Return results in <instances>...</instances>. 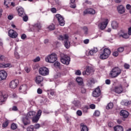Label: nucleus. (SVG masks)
Listing matches in <instances>:
<instances>
[{
    "instance_id": "obj_1",
    "label": "nucleus",
    "mask_w": 131,
    "mask_h": 131,
    "mask_svg": "<svg viewBox=\"0 0 131 131\" xmlns=\"http://www.w3.org/2000/svg\"><path fill=\"white\" fill-rule=\"evenodd\" d=\"M110 55H111V50L108 48H105L101 52L99 58L101 60H106L110 57Z\"/></svg>"
},
{
    "instance_id": "obj_2",
    "label": "nucleus",
    "mask_w": 131,
    "mask_h": 131,
    "mask_svg": "<svg viewBox=\"0 0 131 131\" xmlns=\"http://www.w3.org/2000/svg\"><path fill=\"white\" fill-rule=\"evenodd\" d=\"M71 58L68 55L64 54H60V62L64 65H69L70 64Z\"/></svg>"
},
{
    "instance_id": "obj_3",
    "label": "nucleus",
    "mask_w": 131,
    "mask_h": 131,
    "mask_svg": "<svg viewBox=\"0 0 131 131\" xmlns=\"http://www.w3.org/2000/svg\"><path fill=\"white\" fill-rule=\"evenodd\" d=\"M121 74V69H120L118 67H115L112 69L110 75L111 77L113 78H115V77H117L119 75Z\"/></svg>"
},
{
    "instance_id": "obj_4",
    "label": "nucleus",
    "mask_w": 131,
    "mask_h": 131,
    "mask_svg": "<svg viewBox=\"0 0 131 131\" xmlns=\"http://www.w3.org/2000/svg\"><path fill=\"white\" fill-rule=\"evenodd\" d=\"M57 59H58V57L57 56V54L56 53H52L51 55L48 56L45 60L46 62H48V63H55L56 61H57Z\"/></svg>"
},
{
    "instance_id": "obj_5",
    "label": "nucleus",
    "mask_w": 131,
    "mask_h": 131,
    "mask_svg": "<svg viewBox=\"0 0 131 131\" xmlns=\"http://www.w3.org/2000/svg\"><path fill=\"white\" fill-rule=\"evenodd\" d=\"M124 88L121 84H118L115 86L114 92L116 94H121L123 92Z\"/></svg>"
},
{
    "instance_id": "obj_6",
    "label": "nucleus",
    "mask_w": 131,
    "mask_h": 131,
    "mask_svg": "<svg viewBox=\"0 0 131 131\" xmlns=\"http://www.w3.org/2000/svg\"><path fill=\"white\" fill-rule=\"evenodd\" d=\"M39 74L42 75L43 76L49 75V69L45 67L40 68L39 70Z\"/></svg>"
},
{
    "instance_id": "obj_7",
    "label": "nucleus",
    "mask_w": 131,
    "mask_h": 131,
    "mask_svg": "<svg viewBox=\"0 0 131 131\" xmlns=\"http://www.w3.org/2000/svg\"><path fill=\"white\" fill-rule=\"evenodd\" d=\"M55 17L60 26H64V25H65V20H64V17H62L61 15L57 14L55 15Z\"/></svg>"
},
{
    "instance_id": "obj_8",
    "label": "nucleus",
    "mask_w": 131,
    "mask_h": 131,
    "mask_svg": "<svg viewBox=\"0 0 131 131\" xmlns=\"http://www.w3.org/2000/svg\"><path fill=\"white\" fill-rule=\"evenodd\" d=\"M8 95L5 92H0V105H2L4 102L7 101Z\"/></svg>"
},
{
    "instance_id": "obj_9",
    "label": "nucleus",
    "mask_w": 131,
    "mask_h": 131,
    "mask_svg": "<svg viewBox=\"0 0 131 131\" xmlns=\"http://www.w3.org/2000/svg\"><path fill=\"white\" fill-rule=\"evenodd\" d=\"M108 23H109V20L108 19H105L103 21L98 25V27H99L100 29H101V30H104V29L107 27Z\"/></svg>"
},
{
    "instance_id": "obj_10",
    "label": "nucleus",
    "mask_w": 131,
    "mask_h": 131,
    "mask_svg": "<svg viewBox=\"0 0 131 131\" xmlns=\"http://www.w3.org/2000/svg\"><path fill=\"white\" fill-rule=\"evenodd\" d=\"M8 36L11 38H17L18 33L13 29H10L8 31Z\"/></svg>"
},
{
    "instance_id": "obj_11",
    "label": "nucleus",
    "mask_w": 131,
    "mask_h": 131,
    "mask_svg": "<svg viewBox=\"0 0 131 131\" xmlns=\"http://www.w3.org/2000/svg\"><path fill=\"white\" fill-rule=\"evenodd\" d=\"M118 35L120 38H124V39H128V38H129V36L128 35L127 33L124 32L123 31H121Z\"/></svg>"
},
{
    "instance_id": "obj_12",
    "label": "nucleus",
    "mask_w": 131,
    "mask_h": 131,
    "mask_svg": "<svg viewBox=\"0 0 131 131\" xmlns=\"http://www.w3.org/2000/svg\"><path fill=\"white\" fill-rule=\"evenodd\" d=\"M100 95H101V90L99 87L95 89L92 93L93 97H94L95 98H98V97L100 96Z\"/></svg>"
},
{
    "instance_id": "obj_13",
    "label": "nucleus",
    "mask_w": 131,
    "mask_h": 131,
    "mask_svg": "<svg viewBox=\"0 0 131 131\" xmlns=\"http://www.w3.org/2000/svg\"><path fill=\"white\" fill-rule=\"evenodd\" d=\"M83 13L85 15L86 14H90L91 15H95L96 11L93 8H88L83 11Z\"/></svg>"
},
{
    "instance_id": "obj_14",
    "label": "nucleus",
    "mask_w": 131,
    "mask_h": 131,
    "mask_svg": "<svg viewBox=\"0 0 131 131\" xmlns=\"http://www.w3.org/2000/svg\"><path fill=\"white\" fill-rule=\"evenodd\" d=\"M7 72L4 70L0 71V81L5 80L7 78Z\"/></svg>"
},
{
    "instance_id": "obj_15",
    "label": "nucleus",
    "mask_w": 131,
    "mask_h": 131,
    "mask_svg": "<svg viewBox=\"0 0 131 131\" xmlns=\"http://www.w3.org/2000/svg\"><path fill=\"white\" fill-rule=\"evenodd\" d=\"M29 119H30L26 116L21 118V121L24 125H28V124H30V120Z\"/></svg>"
},
{
    "instance_id": "obj_16",
    "label": "nucleus",
    "mask_w": 131,
    "mask_h": 131,
    "mask_svg": "<svg viewBox=\"0 0 131 131\" xmlns=\"http://www.w3.org/2000/svg\"><path fill=\"white\" fill-rule=\"evenodd\" d=\"M93 71V68L91 67H86L85 71L83 72L82 74L83 75H90L91 72Z\"/></svg>"
},
{
    "instance_id": "obj_17",
    "label": "nucleus",
    "mask_w": 131,
    "mask_h": 131,
    "mask_svg": "<svg viewBox=\"0 0 131 131\" xmlns=\"http://www.w3.org/2000/svg\"><path fill=\"white\" fill-rule=\"evenodd\" d=\"M117 10L119 14H123V13L125 12V9H124V7H123V6L122 5H119V6H118Z\"/></svg>"
},
{
    "instance_id": "obj_18",
    "label": "nucleus",
    "mask_w": 131,
    "mask_h": 131,
    "mask_svg": "<svg viewBox=\"0 0 131 131\" xmlns=\"http://www.w3.org/2000/svg\"><path fill=\"white\" fill-rule=\"evenodd\" d=\"M58 39L59 40H63L64 39H66V40H68L69 39V36L68 34H64L63 36L60 35L58 37Z\"/></svg>"
},
{
    "instance_id": "obj_19",
    "label": "nucleus",
    "mask_w": 131,
    "mask_h": 131,
    "mask_svg": "<svg viewBox=\"0 0 131 131\" xmlns=\"http://www.w3.org/2000/svg\"><path fill=\"white\" fill-rule=\"evenodd\" d=\"M26 116L28 117L29 119H32V118L35 116V112L30 111L27 114Z\"/></svg>"
},
{
    "instance_id": "obj_20",
    "label": "nucleus",
    "mask_w": 131,
    "mask_h": 131,
    "mask_svg": "<svg viewBox=\"0 0 131 131\" xmlns=\"http://www.w3.org/2000/svg\"><path fill=\"white\" fill-rule=\"evenodd\" d=\"M120 115L121 116H122L123 118H127V117H128V115H129V114L127 111L123 110L121 111Z\"/></svg>"
},
{
    "instance_id": "obj_21",
    "label": "nucleus",
    "mask_w": 131,
    "mask_h": 131,
    "mask_svg": "<svg viewBox=\"0 0 131 131\" xmlns=\"http://www.w3.org/2000/svg\"><path fill=\"white\" fill-rule=\"evenodd\" d=\"M98 51V48L95 47L90 50L88 54L89 55H90V56H94V54H96V53H97Z\"/></svg>"
},
{
    "instance_id": "obj_22",
    "label": "nucleus",
    "mask_w": 131,
    "mask_h": 131,
    "mask_svg": "<svg viewBox=\"0 0 131 131\" xmlns=\"http://www.w3.org/2000/svg\"><path fill=\"white\" fill-rule=\"evenodd\" d=\"M18 15L20 17H23L25 15V12H24V9L23 8H20L17 10Z\"/></svg>"
},
{
    "instance_id": "obj_23",
    "label": "nucleus",
    "mask_w": 131,
    "mask_h": 131,
    "mask_svg": "<svg viewBox=\"0 0 131 131\" xmlns=\"http://www.w3.org/2000/svg\"><path fill=\"white\" fill-rule=\"evenodd\" d=\"M46 92H47L48 97L50 99L52 98L51 96H50V95H51V96H54V95H55V91H54L53 89L47 90Z\"/></svg>"
},
{
    "instance_id": "obj_24",
    "label": "nucleus",
    "mask_w": 131,
    "mask_h": 131,
    "mask_svg": "<svg viewBox=\"0 0 131 131\" xmlns=\"http://www.w3.org/2000/svg\"><path fill=\"white\" fill-rule=\"evenodd\" d=\"M19 91H21L20 92L21 93H24L25 92H26V90H27V86L26 84H24L19 87Z\"/></svg>"
},
{
    "instance_id": "obj_25",
    "label": "nucleus",
    "mask_w": 131,
    "mask_h": 131,
    "mask_svg": "<svg viewBox=\"0 0 131 131\" xmlns=\"http://www.w3.org/2000/svg\"><path fill=\"white\" fill-rule=\"evenodd\" d=\"M80 128L81 131H89V129L88 128V126L84 125L83 123H81L80 124Z\"/></svg>"
},
{
    "instance_id": "obj_26",
    "label": "nucleus",
    "mask_w": 131,
    "mask_h": 131,
    "mask_svg": "<svg viewBox=\"0 0 131 131\" xmlns=\"http://www.w3.org/2000/svg\"><path fill=\"white\" fill-rule=\"evenodd\" d=\"M121 105H124V106H128L131 104V101L129 100H122L121 102Z\"/></svg>"
},
{
    "instance_id": "obj_27",
    "label": "nucleus",
    "mask_w": 131,
    "mask_h": 131,
    "mask_svg": "<svg viewBox=\"0 0 131 131\" xmlns=\"http://www.w3.org/2000/svg\"><path fill=\"white\" fill-rule=\"evenodd\" d=\"M111 25L113 29H116L117 27H118V23L116 21H112Z\"/></svg>"
},
{
    "instance_id": "obj_28",
    "label": "nucleus",
    "mask_w": 131,
    "mask_h": 131,
    "mask_svg": "<svg viewBox=\"0 0 131 131\" xmlns=\"http://www.w3.org/2000/svg\"><path fill=\"white\" fill-rule=\"evenodd\" d=\"M115 131H123V127L121 126L117 125L114 127Z\"/></svg>"
},
{
    "instance_id": "obj_29",
    "label": "nucleus",
    "mask_w": 131,
    "mask_h": 131,
    "mask_svg": "<svg viewBox=\"0 0 131 131\" xmlns=\"http://www.w3.org/2000/svg\"><path fill=\"white\" fill-rule=\"evenodd\" d=\"M11 0H4V4L6 6V8H10L11 5Z\"/></svg>"
},
{
    "instance_id": "obj_30",
    "label": "nucleus",
    "mask_w": 131,
    "mask_h": 131,
    "mask_svg": "<svg viewBox=\"0 0 131 131\" xmlns=\"http://www.w3.org/2000/svg\"><path fill=\"white\" fill-rule=\"evenodd\" d=\"M43 81V78L41 76H38L36 77V82H41Z\"/></svg>"
},
{
    "instance_id": "obj_31",
    "label": "nucleus",
    "mask_w": 131,
    "mask_h": 131,
    "mask_svg": "<svg viewBox=\"0 0 131 131\" xmlns=\"http://www.w3.org/2000/svg\"><path fill=\"white\" fill-rule=\"evenodd\" d=\"M17 85H18V83L16 82H11L10 83V88H11V89H16Z\"/></svg>"
},
{
    "instance_id": "obj_32",
    "label": "nucleus",
    "mask_w": 131,
    "mask_h": 131,
    "mask_svg": "<svg viewBox=\"0 0 131 131\" xmlns=\"http://www.w3.org/2000/svg\"><path fill=\"white\" fill-rule=\"evenodd\" d=\"M64 47L66 49H69L70 48V42L68 40L64 41Z\"/></svg>"
},
{
    "instance_id": "obj_33",
    "label": "nucleus",
    "mask_w": 131,
    "mask_h": 131,
    "mask_svg": "<svg viewBox=\"0 0 131 131\" xmlns=\"http://www.w3.org/2000/svg\"><path fill=\"white\" fill-rule=\"evenodd\" d=\"M32 118L33 122H37L39 120V117L37 116H34Z\"/></svg>"
},
{
    "instance_id": "obj_34",
    "label": "nucleus",
    "mask_w": 131,
    "mask_h": 131,
    "mask_svg": "<svg viewBox=\"0 0 131 131\" xmlns=\"http://www.w3.org/2000/svg\"><path fill=\"white\" fill-rule=\"evenodd\" d=\"M89 109H90V107L88 106H85L82 107V110H83V112H84V113H88V110H89Z\"/></svg>"
},
{
    "instance_id": "obj_35",
    "label": "nucleus",
    "mask_w": 131,
    "mask_h": 131,
    "mask_svg": "<svg viewBox=\"0 0 131 131\" xmlns=\"http://www.w3.org/2000/svg\"><path fill=\"white\" fill-rule=\"evenodd\" d=\"M34 27L37 28V29L40 30L41 29V25L39 23H37L34 25Z\"/></svg>"
},
{
    "instance_id": "obj_36",
    "label": "nucleus",
    "mask_w": 131,
    "mask_h": 131,
    "mask_svg": "<svg viewBox=\"0 0 131 131\" xmlns=\"http://www.w3.org/2000/svg\"><path fill=\"white\" fill-rule=\"evenodd\" d=\"M55 25L54 24H51L50 25L49 27H48V29H49L50 30L52 31V30H55Z\"/></svg>"
},
{
    "instance_id": "obj_37",
    "label": "nucleus",
    "mask_w": 131,
    "mask_h": 131,
    "mask_svg": "<svg viewBox=\"0 0 131 131\" xmlns=\"http://www.w3.org/2000/svg\"><path fill=\"white\" fill-rule=\"evenodd\" d=\"M113 108V103H110L108 104L107 106H106V109H112Z\"/></svg>"
},
{
    "instance_id": "obj_38",
    "label": "nucleus",
    "mask_w": 131,
    "mask_h": 131,
    "mask_svg": "<svg viewBox=\"0 0 131 131\" xmlns=\"http://www.w3.org/2000/svg\"><path fill=\"white\" fill-rule=\"evenodd\" d=\"M76 82H83L82 78H81L80 77H77L76 79Z\"/></svg>"
},
{
    "instance_id": "obj_39",
    "label": "nucleus",
    "mask_w": 131,
    "mask_h": 131,
    "mask_svg": "<svg viewBox=\"0 0 131 131\" xmlns=\"http://www.w3.org/2000/svg\"><path fill=\"white\" fill-rule=\"evenodd\" d=\"M34 128V127L33 126V125H31V126L28 127L27 130V131H33Z\"/></svg>"
},
{
    "instance_id": "obj_40",
    "label": "nucleus",
    "mask_w": 131,
    "mask_h": 131,
    "mask_svg": "<svg viewBox=\"0 0 131 131\" xmlns=\"http://www.w3.org/2000/svg\"><path fill=\"white\" fill-rule=\"evenodd\" d=\"M73 104H74L76 107H77V106L79 105V101L74 100L73 101Z\"/></svg>"
},
{
    "instance_id": "obj_41",
    "label": "nucleus",
    "mask_w": 131,
    "mask_h": 131,
    "mask_svg": "<svg viewBox=\"0 0 131 131\" xmlns=\"http://www.w3.org/2000/svg\"><path fill=\"white\" fill-rule=\"evenodd\" d=\"M123 51H124V48L123 47H120L117 49V51L118 53H122Z\"/></svg>"
},
{
    "instance_id": "obj_42",
    "label": "nucleus",
    "mask_w": 131,
    "mask_h": 131,
    "mask_svg": "<svg viewBox=\"0 0 131 131\" xmlns=\"http://www.w3.org/2000/svg\"><path fill=\"white\" fill-rule=\"evenodd\" d=\"M12 129H16L17 128V124L15 123H12L11 126Z\"/></svg>"
},
{
    "instance_id": "obj_43",
    "label": "nucleus",
    "mask_w": 131,
    "mask_h": 131,
    "mask_svg": "<svg viewBox=\"0 0 131 131\" xmlns=\"http://www.w3.org/2000/svg\"><path fill=\"white\" fill-rule=\"evenodd\" d=\"M83 30L85 33V34H88V31H89L88 27H83Z\"/></svg>"
},
{
    "instance_id": "obj_44",
    "label": "nucleus",
    "mask_w": 131,
    "mask_h": 131,
    "mask_svg": "<svg viewBox=\"0 0 131 131\" xmlns=\"http://www.w3.org/2000/svg\"><path fill=\"white\" fill-rule=\"evenodd\" d=\"M9 125V122L8 121H5L3 124V127H7L8 125Z\"/></svg>"
},
{
    "instance_id": "obj_45",
    "label": "nucleus",
    "mask_w": 131,
    "mask_h": 131,
    "mask_svg": "<svg viewBox=\"0 0 131 131\" xmlns=\"http://www.w3.org/2000/svg\"><path fill=\"white\" fill-rule=\"evenodd\" d=\"M94 116L97 117L100 116V112L96 111L94 113Z\"/></svg>"
},
{
    "instance_id": "obj_46",
    "label": "nucleus",
    "mask_w": 131,
    "mask_h": 131,
    "mask_svg": "<svg viewBox=\"0 0 131 131\" xmlns=\"http://www.w3.org/2000/svg\"><path fill=\"white\" fill-rule=\"evenodd\" d=\"M60 62H58V61H56L55 63H54V66L55 67H58V68H60Z\"/></svg>"
},
{
    "instance_id": "obj_47",
    "label": "nucleus",
    "mask_w": 131,
    "mask_h": 131,
    "mask_svg": "<svg viewBox=\"0 0 131 131\" xmlns=\"http://www.w3.org/2000/svg\"><path fill=\"white\" fill-rule=\"evenodd\" d=\"M76 113L78 116H81V115H82V112H81L80 110L77 111Z\"/></svg>"
},
{
    "instance_id": "obj_48",
    "label": "nucleus",
    "mask_w": 131,
    "mask_h": 131,
    "mask_svg": "<svg viewBox=\"0 0 131 131\" xmlns=\"http://www.w3.org/2000/svg\"><path fill=\"white\" fill-rule=\"evenodd\" d=\"M33 62H39L40 61V58L39 57H37L34 59L33 60Z\"/></svg>"
},
{
    "instance_id": "obj_49",
    "label": "nucleus",
    "mask_w": 131,
    "mask_h": 131,
    "mask_svg": "<svg viewBox=\"0 0 131 131\" xmlns=\"http://www.w3.org/2000/svg\"><path fill=\"white\" fill-rule=\"evenodd\" d=\"M75 74L76 75H81V72L80 70H77L76 71Z\"/></svg>"
},
{
    "instance_id": "obj_50",
    "label": "nucleus",
    "mask_w": 131,
    "mask_h": 131,
    "mask_svg": "<svg viewBox=\"0 0 131 131\" xmlns=\"http://www.w3.org/2000/svg\"><path fill=\"white\" fill-rule=\"evenodd\" d=\"M124 67L125 69H129L130 66H129V64H128L127 63H125L124 64Z\"/></svg>"
},
{
    "instance_id": "obj_51",
    "label": "nucleus",
    "mask_w": 131,
    "mask_h": 131,
    "mask_svg": "<svg viewBox=\"0 0 131 131\" xmlns=\"http://www.w3.org/2000/svg\"><path fill=\"white\" fill-rule=\"evenodd\" d=\"M40 115H41V110H39L37 112V115H36V116H38V117H40Z\"/></svg>"
},
{
    "instance_id": "obj_52",
    "label": "nucleus",
    "mask_w": 131,
    "mask_h": 131,
    "mask_svg": "<svg viewBox=\"0 0 131 131\" xmlns=\"http://www.w3.org/2000/svg\"><path fill=\"white\" fill-rule=\"evenodd\" d=\"M118 54V51H115L113 53V56H114V57H117Z\"/></svg>"
},
{
    "instance_id": "obj_53",
    "label": "nucleus",
    "mask_w": 131,
    "mask_h": 131,
    "mask_svg": "<svg viewBox=\"0 0 131 131\" xmlns=\"http://www.w3.org/2000/svg\"><path fill=\"white\" fill-rule=\"evenodd\" d=\"M90 108L91 109H95L96 108V105H95L94 104H90L89 108Z\"/></svg>"
},
{
    "instance_id": "obj_54",
    "label": "nucleus",
    "mask_w": 131,
    "mask_h": 131,
    "mask_svg": "<svg viewBox=\"0 0 131 131\" xmlns=\"http://www.w3.org/2000/svg\"><path fill=\"white\" fill-rule=\"evenodd\" d=\"M51 11L52 12V13H57V9L55 8H52L51 9Z\"/></svg>"
},
{
    "instance_id": "obj_55",
    "label": "nucleus",
    "mask_w": 131,
    "mask_h": 131,
    "mask_svg": "<svg viewBox=\"0 0 131 131\" xmlns=\"http://www.w3.org/2000/svg\"><path fill=\"white\" fill-rule=\"evenodd\" d=\"M25 70L27 73H29V72H30V68L28 67L25 68Z\"/></svg>"
},
{
    "instance_id": "obj_56",
    "label": "nucleus",
    "mask_w": 131,
    "mask_h": 131,
    "mask_svg": "<svg viewBox=\"0 0 131 131\" xmlns=\"http://www.w3.org/2000/svg\"><path fill=\"white\" fill-rule=\"evenodd\" d=\"M70 7L72 8V9H75V8H76V5L75 4V3H74V4L71 3Z\"/></svg>"
},
{
    "instance_id": "obj_57",
    "label": "nucleus",
    "mask_w": 131,
    "mask_h": 131,
    "mask_svg": "<svg viewBox=\"0 0 131 131\" xmlns=\"http://www.w3.org/2000/svg\"><path fill=\"white\" fill-rule=\"evenodd\" d=\"M23 17V20L24 21H25V22H27V21H28V17L27 16H21Z\"/></svg>"
},
{
    "instance_id": "obj_58",
    "label": "nucleus",
    "mask_w": 131,
    "mask_h": 131,
    "mask_svg": "<svg viewBox=\"0 0 131 131\" xmlns=\"http://www.w3.org/2000/svg\"><path fill=\"white\" fill-rule=\"evenodd\" d=\"M14 56L15 58H16L17 59H19L20 58V56L19 55V54H18V53L17 52L14 53Z\"/></svg>"
},
{
    "instance_id": "obj_59",
    "label": "nucleus",
    "mask_w": 131,
    "mask_h": 131,
    "mask_svg": "<svg viewBox=\"0 0 131 131\" xmlns=\"http://www.w3.org/2000/svg\"><path fill=\"white\" fill-rule=\"evenodd\" d=\"M37 93L39 95L42 94V90L40 89V88H38L37 89Z\"/></svg>"
},
{
    "instance_id": "obj_60",
    "label": "nucleus",
    "mask_w": 131,
    "mask_h": 131,
    "mask_svg": "<svg viewBox=\"0 0 131 131\" xmlns=\"http://www.w3.org/2000/svg\"><path fill=\"white\" fill-rule=\"evenodd\" d=\"M13 111H17L18 110V107L16 106H13L12 108Z\"/></svg>"
},
{
    "instance_id": "obj_61",
    "label": "nucleus",
    "mask_w": 131,
    "mask_h": 131,
    "mask_svg": "<svg viewBox=\"0 0 131 131\" xmlns=\"http://www.w3.org/2000/svg\"><path fill=\"white\" fill-rule=\"evenodd\" d=\"M35 128L37 129L39 128L40 127V125L39 124H36L34 126Z\"/></svg>"
},
{
    "instance_id": "obj_62",
    "label": "nucleus",
    "mask_w": 131,
    "mask_h": 131,
    "mask_svg": "<svg viewBox=\"0 0 131 131\" xmlns=\"http://www.w3.org/2000/svg\"><path fill=\"white\" fill-rule=\"evenodd\" d=\"M5 56L1 55L0 56V61H5Z\"/></svg>"
},
{
    "instance_id": "obj_63",
    "label": "nucleus",
    "mask_w": 131,
    "mask_h": 131,
    "mask_svg": "<svg viewBox=\"0 0 131 131\" xmlns=\"http://www.w3.org/2000/svg\"><path fill=\"white\" fill-rule=\"evenodd\" d=\"M27 36H26V35L25 34H23L21 35V39H25V38H26Z\"/></svg>"
},
{
    "instance_id": "obj_64",
    "label": "nucleus",
    "mask_w": 131,
    "mask_h": 131,
    "mask_svg": "<svg viewBox=\"0 0 131 131\" xmlns=\"http://www.w3.org/2000/svg\"><path fill=\"white\" fill-rule=\"evenodd\" d=\"M128 35L129 36L131 35V27L128 29Z\"/></svg>"
}]
</instances>
